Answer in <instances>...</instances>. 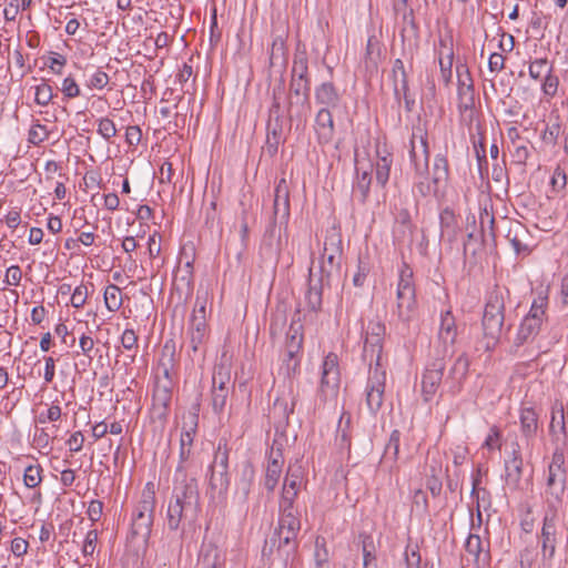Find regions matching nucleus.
Masks as SVG:
<instances>
[{
	"label": "nucleus",
	"instance_id": "obj_49",
	"mask_svg": "<svg viewBox=\"0 0 568 568\" xmlns=\"http://www.w3.org/2000/svg\"><path fill=\"white\" fill-rule=\"evenodd\" d=\"M278 527L290 529L291 531L300 532L301 520L295 509L280 510Z\"/></svg>",
	"mask_w": 568,
	"mask_h": 568
},
{
	"label": "nucleus",
	"instance_id": "obj_26",
	"mask_svg": "<svg viewBox=\"0 0 568 568\" xmlns=\"http://www.w3.org/2000/svg\"><path fill=\"white\" fill-rule=\"evenodd\" d=\"M376 153H377V160H376V164H375L376 183L378 185H381L382 187H384L389 180L390 168L393 164V155L386 149L381 150V148L378 145L376 148Z\"/></svg>",
	"mask_w": 568,
	"mask_h": 568
},
{
	"label": "nucleus",
	"instance_id": "obj_15",
	"mask_svg": "<svg viewBox=\"0 0 568 568\" xmlns=\"http://www.w3.org/2000/svg\"><path fill=\"white\" fill-rule=\"evenodd\" d=\"M341 382L338 367V357L334 353H328L322 364V376L320 389L322 393L335 394Z\"/></svg>",
	"mask_w": 568,
	"mask_h": 568
},
{
	"label": "nucleus",
	"instance_id": "obj_61",
	"mask_svg": "<svg viewBox=\"0 0 568 568\" xmlns=\"http://www.w3.org/2000/svg\"><path fill=\"white\" fill-rule=\"evenodd\" d=\"M95 346V341L92 337V332L88 329V332H83L79 337V347L81 351V354L88 357L89 359H92V352Z\"/></svg>",
	"mask_w": 568,
	"mask_h": 568
},
{
	"label": "nucleus",
	"instance_id": "obj_58",
	"mask_svg": "<svg viewBox=\"0 0 568 568\" xmlns=\"http://www.w3.org/2000/svg\"><path fill=\"white\" fill-rule=\"evenodd\" d=\"M369 272L371 263L368 257L359 256L357 262V271L353 276V284L357 287L363 286Z\"/></svg>",
	"mask_w": 568,
	"mask_h": 568
},
{
	"label": "nucleus",
	"instance_id": "obj_44",
	"mask_svg": "<svg viewBox=\"0 0 568 568\" xmlns=\"http://www.w3.org/2000/svg\"><path fill=\"white\" fill-rule=\"evenodd\" d=\"M559 88V78L555 73V70L548 71L547 74L540 80V90L546 99L549 102L552 98L556 97Z\"/></svg>",
	"mask_w": 568,
	"mask_h": 568
},
{
	"label": "nucleus",
	"instance_id": "obj_62",
	"mask_svg": "<svg viewBox=\"0 0 568 568\" xmlns=\"http://www.w3.org/2000/svg\"><path fill=\"white\" fill-rule=\"evenodd\" d=\"M315 564L316 567L322 568L328 561V550L324 537H317L315 540Z\"/></svg>",
	"mask_w": 568,
	"mask_h": 568
},
{
	"label": "nucleus",
	"instance_id": "obj_45",
	"mask_svg": "<svg viewBox=\"0 0 568 568\" xmlns=\"http://www.w3.org/2000/svg\"><path fill=\"white\" fill-rule=\"evenodd\" d=\"M549 70L552 71L554 65L547 58L535 59L528 65V74L535 81H540Z\"/></svg>",
	"mask_w": 568,
	"mask_h": 568
},
{
	"label": "nucleus",
	"instance_id": "obj_14",
	"mask_svg": "<svg viewBox=\"0 0 568 568\" xmlns=\"http://www.w3.org/2000/svg\"><path fill=\"white\" fill-rule=\"evenodd\" d=\"M557 517L556 514L545 515L542 519V527L538 535L540 548H541V561L540 565L544 568H550L551 561L556 554L557 541Z\"/></svg>",
	"mask_w": 568,
	"mask_h": 568
},
{
	"label": "nucleus",
	"instance_id": "obj_42",
	"mask_svg": "<svg viewBox=\"0 0 568 568\" xmlns=\"http://www.w3.org/2000/svg\"><path fill=\"white\" fill-rule=\"evenodd\" d=\"M475 87H458L457 88V106L460 113L470 111L475 108Z\"/></svg>",
	"mask_w": 568,
	"mask_h": 568
},
{
	"label": "nucleus",
	"instance_id": "obj_18",
	"mask_svg": "<svg viewBox=\"0 0 568 568\" xmlns=\"http://www.w3.org/2000/svg\"><path fill=\"white\" fill-rule=\"evenodd\" d=\"M290 219V187L287 181L282 178L275 186L273 202V220L287 223Z\"/></svg>",
	"mask_w": 568,
	"mask_h": 568
},
{
	"label": "nucleus",
	"instance_id": "obj_34",
	"mask_svg": "<svg viewBox=\"0 0 568 568\" xmlns=\"http://www.w3.org/2000/svg\"><path fill=\"white\" fill-rule=\"evenodd\" d=\"M323 255L325 256H343V241L342 235L336 229H331L326 232L324 240Z\"/></svg>",
	"mask_w": 568,
	"mask_h": 568
},
{
	"label": "nucleus",
	"instance_id": "obj_22",
	"mask_svg": "<svg viewBox=\"0 0 568 568\" xmlns=\"http://www.w3.org/2000/svg\"><path fill=\"white\" fill-rule=\"evenodd\" d=\"M523 457L519 449L513 452L510 459L505 460V484L510 490L521 489Z\"/></svg>",
	"mask_w": 568,
	"mask_h": 568
},
{
	"label": "nucleus",
	"instance_id": "obj_5",
	"mask_svg": "<svg viewBox=\"0 0 568 568\" xmlns=\"http://www.w3.org/2000/svg\"><path fill=\"white\" fill-rule=\"evenodd\" d=\"M509 292L505 287L495 286L487 293L486 303L481 320L487 351L493 349L497 344L505 322V303Z\"/></svg>",
	"mask_w": 568,
	"mask_h": 568
},
{
	"label": "nucleus",
	"instance_id": "obj_12",
	"mask_svg": "<svg viewBox=\"0 0 568 568\" xmlns=\"http://www.w3.org/2000/svg\"><path fill=\"white\" fill-rule=\"evenodd\" d=\"M200 404L195 403L191 408L182 415L181 434H180V463H185L192 453V446L199 427Z\"/></svg>",
	"mask_w": 568,
	"mask_h": 568
},
{
	"label": "nucleus",
	"instance_id": "obj_47",
	"mask_svg": "<svg viewBox=\"0 0 568 568\" xmlns=\"http://www.w3.org/2000/svg\"><path fill=\"white\" fill-rule=\"evenodd\" d=\"M327 285L318 281V284H310V288L306 293L307 306L313 312H318L322 308L323 302V287Z\"/></svg>",
	"mask_w": 568,
	"mask_h": 568
},
{
	"label": "nucleus",
	"instance_id": "obj_23",
	"mask_svg": "<svg viewBox=\"0 0 568 568\" xmlns=\"http://www.w3.org/2000/svg\"><path fill=\"white\" fill-rule=\"evenodd\" d=\"M439 51H438V63L440 68L442 80L445 85H448L453 77V40L452 39H439Z\"/></svg>",
	"mask_w": 568,
	"mask_h": 568
},
{
	"label": "nucleus",
	"instance_id": "obj_56",
	"mask_svg": "<svg viewBox=\"0 0 568 568\" xmlns=\"http://www.w3.org/2000/svg\"><path fill=\"white\" fill-rule=\"evenodd\" d=\"M62 416V409L58 400H54L44 412H41L37 416V423L47 424L60 420Z\"/></svg>",
	"mask_w": 568,
	"mask_h": 568
},
{
	"label": "nucleus",
	"instance_id": "obj_33",
	"mask_svg": "<svg viewBox=\"0 0 568 568\" xmlns=\"http://www.w3.org/2000/svg\"><path fill=\"white\" fill-rule=\"evenodd\" d=\"M362 541L363 568H379L374 539L369 534L359 535Z\"/></svg>",
	"mask_w": 568,
	"mask_h": 568
},
{
	"label": "nucleus",
	"instance_id": "obj_7",
	"mask_svg": "<svg viewBox=\"0 0 568 568\" xmlns=\"http://www.w3.org/2000/svg\"><path fill=\"white\" fill-rule=\"evenodd\" d=\"M304 341V329L300 315V311H297L286 332L285 345H284V355L282 359L281 371L287 377H291L297 373L301 365V355L302 347Z\"/></svg>",
	"mask_w": 568,
	"mask_h": 568
},
{
	"label": "nucleus",
	"instance_id": "obj_43",
	"mask_svg": "<svg viewBox=\"0 0 568 568\" xmlns=\"http://www.w3.org/2000/svg\"><path fill=\"white\" fill-rule=\"evenodd\" d=\"M231 371L227 365L219 364L213 369L212 389H231Z\"/></svg>",
	"mask_w": 568,
	"mask_h": 568
},
{
	"label": "nucleus",
	"instance_id": "obj_63",
	"mask_svg": "<svg viewBox=\"0 0 568 568\" xmlns=\"http://www.w3.org/2000/svg\"><path fill=\"white\" fill-rule=\"evenodd\" d=\"M110 78L106 72L98 69L87 81L89 89L103 90L109 84Z\"/></svg>",
	"mask_w": 568,
	"mask_h": 568
},
{
	"label": "nucleus",
	"instance_id": "obj_4",
	"mask_svg": "<svg viewBox=\"0 0 568 568\" xmlns=\"http://www.w3.org/2000/svg\"><path fill=\"white\" fill-rule=\"evenodd\" d=\"M173 355L174 346H170L166 343L163 346L162 356L169 357L168 363H160L163 368L162 374L155 376L152 393L151 418L159 422L162 426L168 420L173 395V381L170 374Z\"/></svg>",
	"mask_w": 568,
	"mask_h": 568
},
{
	"label": "nucleus",
	"instance_id": "obj_39",
	"mask_svg": "<svg viewBox=\"0 0 568 568\" xmlns=\"http://www.w3.org/2000/svg\"><path fill=\"white\" fill-rule=\"evenodd\" d=\"M341 262H342V257H335V256L331 257V256L322 255V261H321V265H320V272H321L320 282L326 283L327 285H329L331 277L334 274H337L341 270Z\"/></svg>",
	"mask_w": 568,
	"mask_h": 568
},
{
	"label": "nucleus",
	"instance_id": "obj_54",
	"mask_svg": "<svg viewBox=\"0 0 568 568\" xmlns=\"http://www.w3.org/2000/svg\"><path fill=\"white\" fill-rule=\"evenodd\" d=\"M99 531L97 529H90L84 537L82 544V555L84 558H92L98 549Z\"/></svg>",
	"mask_w": 568,
	"mask_h": 568
},
{
	"label": "nucleus",
	"instance_id": "obj_17",
	"mask_svg": "<svg viewBox=\"0 0 568 568\" xmlns=\"http://www.w3.org/2000/svg\"><path fill=\"white\" fill-rule=\"evenodd\" d=\"M457 335L458 332L456 318L453 315L452 311L447 310L445 312H442L439 328L437 333V339L443 347V349L439 352L440 354L447 355L449 348H453Z\"/></svg>",
	"mask_w": 568,
	"mask_h": 568
},
{
	"label": "nucleus",
	"instance_id": "obj_24",
	"mask_svg": "<svg viewBox=\"0 0 568 568\" xmlns=\"http://www.w3.org/2000/svg\"><path fill=\"white\" fill-rule=\"evenodd\" d=\"M314 99L316 104L328 110L338 106L342 95L333 82H323L315 88Z\"/></svg>",
	"mask_w": 568,
	"mask_h": 568
},
{
	"label": "nucleus",
	"instance_id": "obj_48",
	"mask_svg": "<svg viewBox=\"0 0 568 568\" xmlns=\"http://www.w3.org/2000/svg\"><path fill=\"white\" fill-rule=\"evenodd\" d=\"M399 442H400V432L394 429L390 433L389 439L385 446L383 462L390 460L393 464H396L399 454Z\"/></svg>",
	"mask_w": 568,
	"mask_h": 568
},
{
	"label": "nucleus",
	"instance_id": "obj_31",
	"mask_svg": "<svg viewBox=\"0 0 568 568\" xmlns=\"http://www.w3.org/2000/svg\"><path fill=\"white\" fill-rule=\"evenodd\" d=\"M291 79L311 82L308 58L306 51L296 50L292 61Z\"/></svg>",
	"mask_w": 568,
	"mask_h": 568
},
{
	"label": "nucleus",
	"instance_id": "obj_16",
	"mask_svg": "<svg viewBox=\"0 0 568 568\" xmlns=\"http://www.w3.org/2000/svg\"><path fill=\"white\" fill-rule=\"evenodd\" d=\"M469 369V359L465 354L459 355L448 372L445 381L447 392L455 396L460 393Z\"/></svg>",
	"mask_w": 568,
	"mask_h": 568
},
{
	"label": "nucleus",
	"instance_id": "obj_50",
	"mask_svg": "<svg viewBox=\"0 0 568 568\" xmlns=\"http://www.w3.org/2000/svg\"><path fill=\"white\" fill-rule=\"evenodd\" d=\"M42 467L39 464L29 465L23 473V483L28 488H37L42 481Z\"/></svg>",
	"mask_w": 568,
	"mask_h": 568
},
{
	"label": "nucleus",
	"instance_id": "obj_37",
	"mask_svg": "<svg viewBox=\"0 0 568 568\" xmlns=\"http://www.w3.org/2000/svg\"><path fill=\"white\" fill-rule=\"evenodd\" d=\"M281 139H282L281 120L268 119L266 150L271 155H273L277 152V148L281 143Z\"/></svg>",
	"mask_w": 568,
	"mask_h": 568
},
{
	"label": "nucleus",
	"instance_id": "obj_32",
	"mask_svg": "<svg viewBox=\"0 0 568 568\" xmlns=\"http://www.w3.org/2000/svg\"><path fill=\"white\" fill-rule=\"evenodd\" d=\"M311 110L310 94L288 95L287 113L290 118L306 119Z\"/></svg>",
	"mask_w": 568,
	"mask_h": 568
},
{
	"label": "nucleus",
	"instance_id": "obj_28",
	"mask_svg": "<svg viewBox=\"0 0 568 568\" xmlns=\"http://www.w3.org/2000/svg\"><path fill=\"white\" fill-rule=\"evenodd\" d=\"M466 551L475 557L477 564H487L490 560L489 542L486 547L477 534H469L465 542Z\"/></svg>",
	"mask_w": 568,
	"mask_h": 568
},
{
	"label": "nucleus",
	"instance_id": "obj_11",
	"mask_svg": "<svg viewBox=\"0 0 568 568\" xmlns=\"http://www.w3.org/2000/svg\"><path fill=\"white\" fill-rule=\"evenodd\" d=\"M194 250L183 247L173 274V287L180 294L191 295L194 288Z\"/></svg>",
	"mask_w": 568,
	"mask_h": 568
},
{
	"label": "nucleus",
	"instance_id": "obj_51",
	"mask_svg": "<svg viewBox=\"0 0 568 568\" xmlns=\"http://www.w3.org/2000/svg\"><path fill=\"white\" fill-rule=\"evenodd\" d=\"M548 305L547 296L539 295L534 298L530 310L526 316L537 320L539 323H544L546 318V308Z\"/></svg>",
	"mask_w": 568,
	"mask_h": 568
},
{
	"label": "nucleus",
	"instance_id": "obj_60",
	"mask_svg": "<svg viewBox=\"0 0 568 568\" xmlns=\"http://www.w3.org/2000/svg\"><path fill=\"white\" fill-rule=\"evenodd\" d=\"M60 90L67 100L78 98L81 94L80 87L72 75H68L62 80Z\"/></svg>",
	"mask_w": 568,
	"mask_h": 568
},
{
	"label": "nucleus",
	"instance_id": "obj_21",
	"mask_svg": "<svg viewBox=\"0 0 568 568\" xmlns=\"http://www.w3.org/2000/svg\"><path fill=\"white\" fill-rule=\"evenodd\" d=\"M210 488L214 495L222 497L226 494L230 486V477L227 474V455L224 453L219 465L211 466Z\"/></svg>",
	"mask_w": 568,
	"mask_h": 568
},
{
	"label": "nucleus",
	"instance_id": "obj_36",
	"mask_svg": "<svg viewBox=\"0 0 568 568\" xmlns=\"http://www.w3.org/2000/svg\"><path fill=\"white\" fill-rule=\"evenodd\" d=\"M351 425L352 415L348 412H343L341 414L336 432V443L343 449L351 448Z\"/></svg>",
	"mask_w": 568,
	"mask_h": 568
},
{
	"label": "nucleus",
	"instance_id": "obj_52",
	"mask_svg": "<svg viewBox=\"0 0 568 568\" xmlns=\"http://www.w3.org/2000/svg\"><path fill=\"white\" fill-rule=\"evenodd\" d=\"M122 347L128 352H133L132 359H134L139 348V336L133 328H125L120 336Z\"/></svg>",
	"mask_w": 568,
	"mask_h": 568
},
{
	"label": "nucleus",
	"instance_id": "obj_30",
	"mask_svg": "<svg viewBox=\"0 0 568 568\" xmlns=\"http://www.w3.org/2000/svg\"><path fill=\"white\" fill-rule=\"evenodd\" d=\"M520 429L526 438H532L538 430V414L531 406H523L519 414Z\"/></svg>",
	"mask_w": 568,
	"mask_h": 568
},
{
	"label": "nucleus",
	"instance_id": "obj_20",
	"mask_svg": "<svg viewBox=\"0 0 568 568\" xmlns=\"http://www.w3.org/2000/svg\"><path fill=\"white\" fill-rule=\"evenodd\" d=\"M283 464L284 457L282 448L272 446L268 454L264 479V486L268 491H273L275 489L282 474Z\"/></svg>",
	"mask_w": 568,
	"mask_h": 568
},
{
	"label": "nucleus",
	"instance_id": "obj_55",
	"mask_svg": "<svg viewBox=\"0 0 568 568\" xmlns=\"http://www.w3.org/2000/svg\"><path fill=\"white\" fill-rule=\"evenodd\" d=\"M34 90V102L38 105L47 106L54 97L52 87L47 82L36 85Z\"/></svg>",
	"mask_w": 568,
	"mask_h": 568
},
{
	"label": "nucleus",
	"instance_id": "obj_59",
	"mask_svg": "<svg viewBox=\"0 0 568 568\" xmlns=\"http://www.w3.org/2000/svg\"><path fill=\"white\" fill-rule=\"evenodd\" d=\"M97 132L105 140L110 141L118 133L115 123L108 116L100 118L98 120Z\"/></svg>",
	"mask_w": 568,
	"mask_h": 568
},
{
	"label": "nucleus",
	"instance_id": "obj_40",
	"mask_svg": "<svg viewBox=\"0 0 568 568\" xmlns=\"http://www.w3.org/2000/svg\"><path fill=\"white\" fill-rule=\"evenodd\" d=\"M103 300L104 305L109 312H118L123 304V297L120 287L115 284L106 285L103 292Z\"/></svg>",
	"mask_w": 568,
	"mask_h": 568
},
{
	"label": "nucleus",
	"instance_id": "obj_27",
	"mask_svg": "<svg viewBox=\"0 0 568 568\" xmlns=\"http://www.w3.org/2000/svg\"><path fill=\"white\" fill-rule=\"evenodd\" d=\"M392 78L394 84V93L397 99H407L408 95V79L405 70L404 62L396 59L392 68Z\"/></svg>",
	"mask_w": 568,
	"mask_h": 568
},
{
	"label": "nucleus",
	"instance_id": "obj_25",
	"mask_svg": "<svg viewBox=\"0 0 568 568\" xmlns=\"http://www.w3.org/2000/svg\"><path fill=\"white\" fill-rule=\"evenodd\" d=\"M440 239L453 243L459 233L457 216L449 207L444 209L439 214Z\"/></svg>",
	"mask_w": 568,
	"mask_h": 568
},
{
	"label": "nucleus",
	"instance_id": "obj_9",
	"mask_svg": "<svg viewBox=\"0 0 568 568\" xmlns=\"http://www.w3.org/2000/svg\"><path fill=\"white\" fill-rule=\"evenodd\" d=\"M156 505L155 485L148 481L132 515V534L148 538L151 534Z\"/></svg>",
	"mask_w": 568,
	"mask_h": 568
},
{
	"label": "nucleus",
	"instance_id": "obj_38",
	"mask_svg": "<svg viewBox=\"0 0 568 568\" xmlns=\"http://www.w3.org/2000/svg\"><path fill=\"white\" fill-rule=\"evenodd\" d=\"M527 235V231L526 229L518 224L516 225L515 227H511L509 229L508 233H507V240L510 242L514 251L517 253V254H528L530 251H529V246L524 242V237H526Z\"/></svg>",
	"mask_w": 568,
	"mask_h": 568
},
{
	"label": "nucleus",
	"instance_id": "obj_19",
	"mask_svg": "<svg viewBox=\"0 0 568 568\" xmlns=\"http://www.w3.org/2000/svg\"><path fill=\"white\" fill-rule=\"evenodd\" d=\"M314 130L320 144H328L335 135L333 114L327 108H321L315 115Z\"/></svg>",
	"mask_w": 568,
	"mask_h": 568
},
{
	"label": "nucleus",
	"instance_id": "obj_29",
	"mask_svg": "<svg viewBox=\"0 0 568 568\" xmlns=\"http://www.w3.org/2000/svg\"><path fill=\"white\" fill-rule=\"evenodd\" d=\"M371 183V172L367 169L362 170L359 166H356V180L353 184V196L362 204L367 201Z\"/></svg>",
	"mask_w": 568,
	"mask_h": 568
},
{
	"label": "nucleus",
	"instance_id": "obj_10",
	"mask_svg": "<svg viewBox=\"0 0 568 568\" xmlns=\"http://www.w3.org/2000/svg\"><path fill=\"white\" fill-rule=\"evenodd\" d=\"M205 316V303H199L197 298L186 331L187 354L192 359L197 355L204 357V344L209 336Z\"/></svg>",
	"mask_w": 568,
	"mask_h": 568
},
{
	"label": "nucleus",
	"instance_id": "obj_46",
	"mask_svg": "<svg viewBox=\"0 0 568 568\" xmlns=\"http://www.w3.org/2000/svg\"><path fill=\"white\" fill-rule=\"evenodd\" d=\"M549 430L551 434H556L557 430L564 435L566 434L564 406L559 402H556L551 407Z\"/></svg>",
	"mask_w": 568,
	"mask_h": 568
},
{
	"label": "nucleus",
	"instance_id": "obj_1",
	"mask_svg": "<svg viewBox=\"0 0 568 568\" xmlns=\"http://www.w3.org/2000/svg\"><path fill=\"white\" fill-rule=\"evenodd\" d=\"M409 160L415 170L414 190L423 197L443 194L449 180L448 160L442 153L436 154L429 173L427 130L422 124L413 126L409 139Z\"/></svg>",
	"mask_w": 568,
	"mask_h": 568
},
{
	"label": "nucleus",
	"instance_id": "obj_53",
	"mask_svg": "<svg viewBox=\"0 0 568 568\" xmlns=\"http://www.w3.org/2000/svg\"><path fill=\"white\" fill-rule=\"evenodd\" d=\"M50 131L48 128L39 122H36L31 125L29 133H28V141L38 146L44 141L49 139Z\"/></svg>",
	"mask_w": 568,
	"mask_h": 568
},
{
	"label": "nucleus",
	"instance_id": "obj_3",
	"mask_svg": "<svg viewBox=\"0 0 568 568\" xmlns=\"http://www.w3.org/2000/svg\"><path fill=\"white\" fill-rule=\"evenodd\" d=\"M200 511L197 481L185 474L180 463L175 470L173 494L166 511L168 528L171 531H176L182 523H194Z\"/></svg>",
	"mask_w": 568,
	"mask_h": 568
},
{
	"label": "nucleus",
	"instance_id": "obj_57",
	"mask_svg": "<svg viewBox=\"0 0 568 568\" xmlns=\"http://www.w3.org/2000/svg\"><path fill=\"white\" fill-rule=\"evenodd\" d=\"M230 392L231 389L222 388L211 390V405L215 414L220 415L224 412Z\"/></svg>",
	"mask_w": 568,
	"mask_h": 568
},
{
	"label": "nucleus",
	"instance_id": "obj_6",
	"mask_svg": "<svg viewBox=\"0 0 568 568\" xmlns=\"http://www.w3.org/2000/svg\"><path fill=\"white\" fill-rule=\"evenodd\" d=\"M565 460L564 448L557 446L545 473V496L549 504L560 503L565 495L567 485Z\"/></svg>",
	"mask_w": 568,
	"mask_h": 568
},
{
	"label": "nucleus",
	"instance_id": "obj_2",
	"mask_svg": "<svg viewBox=\"0 0 568 568\" xmlns=\"http://www.w3.org/2000/svg\"><path fill=\"white\" fill-rule=\"evenodd\" d=\"M384 335V325L369 323L364 338L363 357L371 366L364 390L365 404L374 415L383 406L386 386V371L381 365Z\"/></svg>",
	"mask_w": 568,
	"mask_h": 568
},
{
	"label": "nucleus",
	"instance_id": "obj_35",
	"mask_svg": "<svg viewBox=\"0 0 568 568\" xmlns=\"http://www.w3.org/2000/svg\"><path fill=\"white\" fill-rule=\"evenodd\" d=\"M541 325L537 320L525 316L517 332L516 344L523 345L534 338L539 333Z\"/></svg>",
	"mask_w": 568,
	"mask_h": 568
},
{
	"label": "nucleus",
	"instance_id": "obj_8",
	"mask_svg": "<svg viewBox=\"0 0 568 568\" xmlns=\"http://www.w3.org/2000/svg\"><path fill=\"white\" fill-rule=\"evenodd\" d=\"M417 303L413 271L404 263L399 270L396 288V308L394 314L404 323H409L416 316Z\"/></svg>",
	"mask_w": 568,
	"mask_h": 568
},
{
	"label": "nucleus",
	"instance_id": "obj_64",
	"mask_svg": "<svg viewBox=\"0 0 568 568\" xmlns=\"http://www.w3.org/2000/svg\"><path fill=\"white\" fill-rule=\"evenodd\" d=\"M538 552L534 547H526L519 552L520 568H535Z\"/></svg>",
	"mask_w": 568,
	"mask_h": 568
},
{
	"label": "nucleus",
	"instance_id": "obj_41",
	"mask_svg": "<svg viewBox=\"0 0 568 568\" xmlns=\"http://www.w3.org/2000/svg\"><path fill=\"white\" fill-rule=\"evenodd\" d=\"M303 483L304 474L302 465L298 462L291 464L287 468L283 487L291 488L292 490H301Z\"/></svg>",
	"mask_w": 568,
	"mask_h": 568
},
{
	"label": "nucleus",
	"instance_id": "obj_13",
	"mask_svg": "<svg viewBox=\"0 0 568 568\" xmlns=\"http://www.w3.org/2000/svg\"><path fill=\"white\" fill-rule=\"evenodd\" d=\"M445 354H438V356L430 359L425 367L422 377V394L425 402H429L438 392L442 383L444 371L446 367Z\"/></svg>",
	"mask_w": 568,
	"mask_h": 568
}]
</instances>
